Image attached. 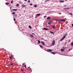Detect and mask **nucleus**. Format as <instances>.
<instances>
[{
    "mask_svg": "<svg viewBox=\"0 0 73 73\" xmlns=\"http://www.w3.org/2000/svg\"><path fill=\"white\" fill-rule=\"evenodd\" d=\"M67 36V34H65V35H64L63 36V37L62 38L60 39V41H62L64 40V39L65 38V37H66V36Z\"/></svg>",
    "mask_w": 73,
    "mask_h": 73,
    "instance_id": "nucleus-1",
    "label": "nucleus"
},
{
    "mask_svg": "<svg viewBox=\"0 0 73 73\" xmlns=\"http://www.w3.org/2000/svg\"><path fill=\"white\" fill-rule=\"evenodd\" d=\"M9 59L10 60H11V61H12V60L13 59H14V57L12 55H11V56H9Z\"/></svg>",
    "mask_w": 73,
    "mask_h": 73,
    "instance_id": "nucleus-2",
    "label": "nucleus"
},
{
    "mask_svg": "<svg viewBox=\"0 0 73 73\" xmlns=\"http://www.w3.org/2000/svg\"><path fill=\"white\" fill-rule=\"evenodd\" d=\"M61 21H62V22H64V23H65V19H61Z\"/></svg>",
    "mask_w": 73,
    "mask_h": 73,
    "instance_id": "nucleus-3",
    "label": "nucleus"
},
{
    "mask_svg": "<svg viewBox=\"0 0 73 73\" xmlns=\"http://www.w3.org/2000/svg\"><path fill=\"white\" fill-rule=\"evenodd\" d=\"M55 44V41H54V40H53L52 42V45H54Z\"/></svg>",
    "mask_w": 73,
    "mask_h": 73,
    "instance_id": "nucleus-4",
    "label": "nucleus"
},
{
    "mask_svg": "<svg viewBox=\"0 0 73 73\" xmlns=\"http://www.w3.org/2000/svg\"><path fill=\"white\" fill-rule=\"evenodd\" d=\"M21 5L22 8H25V7H26V5L24 4L22 5Z\"/></svg>",
    "mask_w": 73,
    "mask_h": 73,
    "instance_id": "nucleus-5",
    "label": "nucleus"
},
{
    "mask_svg": "<svg viewBox=\"0 0 73 73\" xmlns=\"http://www.w3.org/2000/svg\"><path fill=\"white\" fill-rule=\"evenodd\" d=\"M52 23V22H51V21H49L48 23V24L49 25H50V24H51Z\"/></svg>",
    "mask_w": 73,
    "mask_h": 73,
    "instance_id": "nucleus-6",
    "label": "nucleus"
},
{
    "mask_svg": "<svg viewBox=\"0 0 73 73\" xmlns=\"http://www.w3.org/2000/svg\"><path fill=\"white\" fill-rule=\"evenodd\" d=\"M41 43L43 44V45H45V43H44V42H42V41H41Z\"/></svg>",
    "mask_w": 73,
    "mask_h": 73,
    "instance_id": "nucleus-7",
    "label": "nucleus"
},
{
    "mask_svg": "<svg viewBox=\"0 0 73 73\" xmlns=\"http://www.w3.org/2000/svg\"><path fill=\"white\" fill-rule=\"evenodd\" d=\"M50 50V49H48L47 50V51H48V52H52V50Z\"/></svg>",
    "mask_w": 73,
    "mask_h": 73,
    "instance_id": "nucleus-8",
    "label": "nucleus"
},
{
    "mask_svg": "<svg viewBox=\"0 0 73 73\" xmlns=\"http://www.w3.org/2000/svg\"><path fill=\"white\" fill-rule=\"evenodd\" d=\"M13 11H17V9H12Z\"/></svg>",
    "mask_w": 73,
    "mask_h": 73,
    "instance_id": "nucleus-9",
    "label": "nucleus"
},
{
    "mask_svg": "<svg viewBox=\"0 0 73 73\" xmlns=\"http://www.w3.org/2000/svg\"><path fill=\"white\" fill-rule=\"evenodd\" d=\"M60 3H64V1H59Z\"/></svg>",
    "mask_w": 73,
    "mask_h": 73,
    "instance_id": "nucleus-10",
    "label": "nucleus"
},
{
    "mask_svg": "<svg viewBox=\"0 0 73 73\" xmlns=\"http://www.w3.org/2000/svg\"><path fill=\"white\" fill-rule=\"evenodd\" d=\"M43 29L44 30H46V31H47V30H48V29H46V28H43Z\"/></svg>",
    "mask_w": 73,
    "mask_h": 73,
    "instance_id": "nucleus-11",
    "label": "nucleus"
},
{
    "mask_svg": "<svg viewBox=\"0 0 73 73\" xmlns=\"http://www.w3.org/2000/svg\"><path fill=\"white\" fill-rule=\"evenodd\" d=\"M50 33L51 34H53V35H54V33H53V32H52V31H50Z\"/></svg>",
    "mask_w": 73,
    "mask_h": 73,
    "instance_id": "nucleus-12",
    "label": "nucleus"
},
{
    "mask_svg": "<svg viewBox=\"0 0 73 73\" xmlns=\"http://www.w3.org/2000/svg\"><path fill=\"white\" fill-rule=\"evenodd\" d=\"M41 14H36L37 16H40V15Z\"/></svg>",
    "mask_w": 73,
    "mask_h": 73,
    "instance_id": "nucleus-13",
    "label": "nucleus"
},
{
    "mask_svg": "<svg viewBox=\"0 0 73 73\" xmlns=\"http://www.w3.org/2000/svg\"><path fill=\"white\" fill-rule=\"evenodd\" d=\"M47 20H49V19H50V18L49 17H48L47 18Z\"/></svg>",
    "mask_w": 73,
    "mask_h": 73,
    "instance_id": "nucleus-14",
    "label": "nucleus"
},
{
    "mask_svg": "<svg viewBox=\"0 0 73 73\" xmlns=\"http://www.w3.org/2000/svg\"><path fill=\"white\" fill-rule=\"evenodd\" d=\"M5 4L6 5H8V4H9V3L8 2L6 3Z\"/></svg>",
    "mask_w": 73,
    "mask_h": 73,
    "instance_id": "nucleus-15",
    "label": "nucleus"
},
{
    "mask_svg": "<svg viewBox=\"0 0 73 73\" xmlns=\"http://www.w3.org/2000/svg\"><path fill=\"white\" fill-rule=\"evenodd\" d=\"M29 28H30V29H32V27H31V26L30 25L29 26Z\"/></svg>",
    "mask_w": 73,
    "mask_h": 73,
    "instance_id": "nucleus-16",
    "label": "nucleus"
},
{
    "mask_svg": "<svg viewBox=\"0 0 73 73\" xmlns=\"http://www.w3.org/2000/svg\"><path fill=\"white\" fill-rule=\"evenodd\" d=\"M61 19H60V20H58V22H59V23H61Z\"/></svg>",
    "mask_w": 73,
    "mask_h": 73,
    "instance_id": "nucleus-17",
    "label": "nucleus"
},
{
    "mask_svg": "<svg viewBox=\"0 0 73 73\" xmlns=\"http://www.w3.org/2000/svg\"><path fill=\"white\" fill-rule=\"evenodd\" d=\"M55 27V25H53V26H51V28H53V27Z\"/></svg>",
    "mask_w": 73,
    "mask_h": 73,
    "instance_id": "nucleus-18",
    "label": "nucleus"
},
{
    "mask_svg": "<svg viewBox=\"0 0 73 73\" xmlns=\"http://www.w3.org/2000/svg\"><path fill=\"white\" fill-rule=\"evenodd\" d=\"M69 15H72L73 14H72V13H69Z\"/></svg>",
    "mask_w": 73,
    "mask_h": 73,
    "instance_id": "nucleus-19",
    "label": "nucleus"
},
{
    "mask_svg": "<svg viewBox=\"0 0 73 73\" xmlns=\"http://www.w3.org/2000/svg\"><path fill=\"white\" fill-rule=\"evenodd\" d=\"M19 4H17V5H16L17 7H19Z\"/></svg>",
    "mask_w": 73,
    "mask_h": 73,
    "instance_id": "nucleus-20",
    "label": "nucleus"
},
{
    "mask_svg": "<svg viewBox=\"0 0 73 73\" xmlns=\"http://www.w3.org/2000/svg\"><path fill=\"white\" fill-rule=\"evenodd\" d=\"M37 6L36 5H34V7H37Z\"/></svg>",
    "mask_w": 73,
    "mask_h": 73,
    "instance_id": "nucleus-21",
    "label": "nucleus"
},
{
    "mask_svg": "<svg viewBox=\"0 0 73 73\" xmlns=\"http://www.w3.org/2000/svg\"><path fill=\"white\" fill-rule=\"evenodd\" d=\"M39 46H40V47H41V48H43L42 46H41V45H39Z\"/></svg>",
    "mask_w": 73,
    "mask_h": 73,
    "instance_id": "nucleus-22",
    "label": "nucleus"
},
{
    "mask_svg": "<svg viewBox=\"0 0 73 73\" xmlns=\"http://www.w3.org/2000/svg\"><path fill=\"white\" fill-rule=\"evenodd\" d=\"M30 35L31 36V37H34V36H33V35L31 34H30Z\"/></svg>",
    "mask_w": 73,
    "mask_h": 73,
    "instance_id": "nucleus-23",
    "label": "nucleus"
},
{
    "mask_svg": "<svg viewBox=\"0 0 73 73\" xmlns=\"http://www.w3.org/2000/svg\"><path fill=\"white\" fill-rule=\"evenodd\" d=\"M13 64L12 63V62L11 63H10V65H13Z\"/></svg>",
    "mask_w": 73,
    "mask_h": 73,
    "instance_id": "nucleus-24",
    "label": "nucleus"
},
{
    "mask_svg": "<svg viewBox=\"0 0 73 73\" xmlns=\"http://www.w3.org/2000/svg\"><path fill=\"white\" fill-rule=\"evenodd\" d=\"M15 12H13L12 13V15H15Z\"/></svg>",
    "mask_w": 73,
    "mask_h": 73,
    "instance_id": "nucleus-25",
    "label": "nucleus"
},
{
    "mask_svg": "<svg viewBox=\"0 0 73 73\" xmlns=\"http://www.w3.org/2000/svg\"><path fill=\"white\" fill-rule=\"evenodd\" d=\"M37 41H38V42H39V43L40 44V41L38 40Z\"/></svg>",
    "mask_w": 73,
    "mask_h": 73,
    "instance_id": "nucleus-26",
    "label": "nucleus"
},
{
    "mask_svg": "<svg viewBox=\"0 0 73 73\" xmlns=\"http://www.w3.org/2000/svg\"><path fill=\"white\" fill-rule=\"evenodd\" d=\"M45 2H47V1H49V0H45Z\"/></svg>",
    "mask_w": 73,
    "mask_h": 73,
    "instance_id": "nucleus-27",
    "label": "nucleus"
},
{
    "mask_svg": "<svg viewBox=\"0 0 73 73\" xmlns=\"http://www.w3.org/2000/svg\"><path fill=\"white\" fill-rule=\"evenodd\" d=\"M71 45H72V46H73V42L71 43Z\"/></svg>",
    "mask_w": 73,
    "mask_h": 73,
    "instance_id": "nucleus-28",
    "label": "nucleus"
},
{
    "mask_svg": "<svg viewBox=\"0 0 73 73\" xmlns=\"http://www.w3.org/2000/svg\"><path fill=\"white\" fill-rule=\"evenodd\" d=\"M50 13V11H48L47 12V13L48 14Z\"/></svg>",
    "mask_w": 73,
    "mask_h": 73,
    "instance_id": "nucleus-29",
    "label": "nucleus"
},
{
    "mask_svg": "<svg viewBox=\"0 0 73 73\" xmlns=\"http://www.w3.org/2000/svg\"><path fill=\"white\" fill-rule=\"evenodd\" d=\"M45 17H46V16H44V18H45Z\"/></svg>",
    "mask_w": 73,
    "mask_h": 73,
    "instance_id": "nucleus-30",
    "label": "nucleus"
},
{
    "mask_svg": "<svg viewBox=\"0 0 73 73\" xmlns=\"http://www.w3.org/2000/svg\"><path fill=\"white\" fill-rule=\"evenodd\" d=\"M41 40H44V38H41Z\"/></svg>",
    "mask_w": 73,
    "mask_h": 73,
    "instance_id": "nucleus-31",
    "label": "nucleus"
},
{
    "mask_svg": "<svg viewBox=\"0 0 73 73\" xmlns=\"http://www.w3.org/2000/svg\"><path fill=\"white\" fill-rule=\"evenodd\" d=\"M64 50L63 49H61V51H64Z\"/></svg>",
    "mask_w": 73,
    "mask_h": 73,
    "instance_id": "nucleus-32",
    "label": "nucleus"
},
{
    "mask_svg": "<svg viewBox=\"0 0 73 73\" xmlns=\"http://www.w3.org/2000/svg\"><path fill=\"white\" fill-rule=\"evenodd\" d=\"M11 4H12V3H13V0H12V1H11Z\"/></svg>",
    "mask_w": 73,
    "mask_h": 73,
    "instance_id": "nucleus-33",
    "label": "nucleus"
},
{
    "mask_svg": "<svg viewBox=\"0 0 73 73\" xmlns=\"http://www.w3.org/2000/svg\"><path fill=\"white\" fill-rule=\"evenodd\" d=\"M14 20L15 21H16V19L15 18H14Z\"/></svg>",
    "mask_w": 73,
    "mask_h": 73,
    "instance_id": "nucleus-34",
    "label": "nucleus"
},
{
    "mask_svg": "<svg viewBox=\"0 0 73 73\" xmlns=\"http://www.w3.org/2000/svg\"><path fill=\"white\" fill-rule=\"evenodd\" d=\"M52 54H55V53H54V52H52Z\"/></svg>",
    "mask_w": 73,
    "mask_h": 73,
    "instance_id": "nucleus-35",
    "label": "nucleus"
},
{
    "mask_svg": "<svg viewBox=\"0 0 73 73\" xmlns=\"http://www.w3.org/2000/svg\"><path fill=\"white\" fill-rule=\"evenodd\" d=\"M28 2V3H30V1L29 0Z\"/></svg>",
    "mask_w": 73,
    "mask_h": 73,
    "instance_id": "nucleus-36",
    "label": "nucleus"
},
{
    "mask_svg": "<svg viewBox=\"0 0 73 73\" xmlns=\"http://www.w3.org/2000/svg\"><path fill=\"white\" fill-rule=\"evenodd\" d=\"M64 9H67V8H64Z\"/></svg>",
    "mask_w": 73,
    "mask_h": 73,
    "instance_id": "nucleus-37",
    "label": "nucleus"
},
{
    "mask_svg": "<svg viewBox=\"0 0 73 73\" xmlns=\"http://www.w3.org/2000/svg\"><path fill=\"white\" fill-rule=\"evenodd\" d=\"M21 71H22V72L23 71V69H21Z\"/></svg>",
    "mask_w": 73,
    "mask_h": 73,
    "instance_id": "nucleus-38",
    "label": "nucleus"
},
{
    "mask_svg": "<svg viewBox=\"0 0 73 73\" xmlns=\"http://www.w3.org/2000/svg\"><path fill=\"white\" fill-rule=\"evenodd\" d=\"M30 5H32V3H30Z\"/></svg>",
    "mask_w": 73,
    "mask_h": 73,
    "instance_id": "nucleus-39",
    "label": "nucleus"
},
{
    "mask_svg": "<svg viewBox=\"0 0 73 73\" xmlns=\"http://www.w3.org/2000/svg\"><path fill=\"white\" fill-rule=\"evenodd\" d=\"M70 40H69L68 41V42H70Z\"/></svg>",
    "mask_w": 73,
    "mask_h": 73,
    "instance_id": "nucleus-40",
    "label": "nucleus"
},
{
    "mask_svg": "<svg viewBox=\"0 0 73 73\" xmlns=\"http://www.w3.org/2000/svg\"><path fill=\"white\" fill-rule=\"evenodd\" d=\"M29 68H30V67L29 66L28 67V68L29 69Z\"/></svg>",
    "mask_w": 73,
    "mask_h": 73,
    "instance_id": "nucleus-41",
    "label": "nucleus"
},
{
    "mask_svg": "<svg viewBox=\"0 0 73 73\" xmlns=\"http://www.w3.org/2000/svg\"><path fill=\"white\" fill-rule=\"evenodd\" d=\"M72 27H73V24H72Z\"/></svg>",
    "mask_w": 73,
    "mask_h": 73,
    "instance_id": "nucleus-42",
    "label": "nucleus"
},
{
    "mask_svg": "<svg viewBox=\"0 0 73 73\" xmlns=\"http://www.w3.org/2000/svg\"><path fill=\"white\" fill-rule=\"evenodd\" d=\"M9 65H10V64L8 65V66H9Z\"/></svg>",
    "mask_w": 73,
    "mask_h": 73,
    "instance_id": "nucleus-43",
    "label": "nucleus"
},
{
    "mask_svg": "<svg viewBox=\"0 0 73 73\" xmlns=\"http://www.w3.org/2000/svg\"><path fill=\"white\" fill-rule=\"evenodd\" d=\"M25 66V68H26V65H25V66Z\"/></svg>",
    "mask_w": 73,
    "mask_h": 73,
    "instance_id": "nucleus-44",
    "label": "nucleus"
},
{
    "mask_svg": "<svg viewBox=\"0 0 73 73\" xmlns=\"http://www.w3.org/2000/svg\"><path fill=\"white\" fill-rule=\"evenodd\" d=\"M68 1V0H66L65 1Z\"/></svg>",
    "mask_w": 73,
    "mask_h": 73,
    "instance_id": "nucleus-45",
    "label": "nucleus"
},
{
    "mask_svg": "<svg viewBox=\"0 0 73 73\" xmlns=\"http://www.w3.org/2000/svg\"><path fill=\"white\" fill-rule=\"evenodd\" d=\"M25 1H27V0H24Z\"/></svg>",
    "mask_w": 73,
    "mask_h": 73,
    "instance_id": "nucleus-46",
    "label": "nucleus"
},
{
    "mask_svg": "<svg viewBox=\"0 0 73 73\" xmlns=\"http://www.w3.org/2000/svg\"><path fill=\"white\" fill-rule=\"evenodd\" d=\"M45 41H47V40H45Z\"/></svg>",
    "mask_w": 73,
    "mask_h": 73,
    "instance_id": "nucleus-47",
    "label": "nucleus"
},
{
    "mask_svg": "<svg viewBox=\"0 0 73 73\" xmlns=\"http://www.w3.org/2000/svg\"><path fill=\"white\" fill-rule=\"evenodd\" d=\"M23 64H24V63H23Z\"/></svg>",
    "mask_w": 73,
    "mask_h": 73,
    "instance_id": "nucleus-48",
    "label": "nucleus"
},
{
    "mask_svg": "<svg viewBox=\"0 0 73 73\" xmlns=\"http://www.w3.org/2000/svg\"><path fill=\"white\" fill-rule=\"evenodd\" d=\"M23 73H25V72H23Z\"/></svg>",
    "mask_w": 73,
    "mask_h": 73,
    "instance_id": "nucleus-49",
    "label": "nucleus"
}]
</instances>
